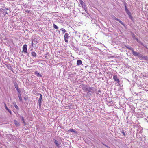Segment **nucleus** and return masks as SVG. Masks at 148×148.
Listing matches in <instances>:
<instances>
[{"label":"nucleus","instance_id":"7c9ffc66","mask_svg":"<svg viewBox=\"0 0 148 148\" xmlns=\"http://www.w3.org/2000/svg\"><path fill=\"white\" fill-rule=\"evenodd\" d=\"M121 133L123 134L124 136H125V133L123 131L121 132Z\"/></svg>","mask_w":148,"mask_h":148},{"label":"nucleus","instance_id":"6e6552de","mask_svg":"<svg viewBox=\"0 0 148 148\" xmlns=\"http://www.w3.org/2000/svg\"><path fill=\"white\" fill-rule=\"evenodd\" d=\"M4 105H5V109L7 110H8V112L10 113L11 114H12V112H11V111L7 107V106H6V104L5 103L4 104Z\"/></svg>","mask_w":148,"mask_h":148},{"label":"nucleus","instance_id":"393cba45","mask_svg":"<svg viewBox=\"0 0 148 148\" xmlns=\"http://www.w3.org/2000/svg\"><path fill=\"white\" fill-rule=\"evenodd\" d=\"M143 60H148V57L146 56H144Z\"/></svg>","mask_w":148,"mask_h":148},{"label":"nucleus","instance_id":"b1692460","mask_svg":"<svg viewBox=\"0 0 148 148\" xmlns=\"http://www.w3.org/2000/svg\"><path fill=\"white\" fill-rule=\"evenodd\" d=\"M14 106L16 109H18L19 108L18 107V106L16 105V103L14 104Z\"/></svg>","mask_w":148,"mask_h":148},{"label":"nucleus","instance_id":"bb28decb","mask_svg":"<svg viewBox=\"0 0 148 148\" xmlns=\"http://www.w3.org/2000/svg\"><path fill=\"white\" fill-rule=\"evenodd\" d=\"M126 13L128 15L131 14V13L129 10H128L127 11H126Z\"/></svg>","mask_w":148,"mask_h":148},{"label":"nucleus","instance_id":"0eeeda50","mask_svg":"<svg viewBox=\"0 0 148 148\" xmlns=\"http://www.w3.org/2000/svg\"><path fill=\"white\" fill-rule=\"evenodd\" d=\"M132 53H133V54L134 56H137L138 57L139 55V53L136 52L134 50L132 51Z\"/></svg>","mask_w":148,"mask_h":148},{"label":"nucleus","instance_id":"a878e982","mask_svg":"<svg viewBox=\"0 0 148 148\" xmlns=\"http://www.w3.org/2000/svg\"><path fill=\"white\" fill-rule=\"evenodd\" d=\"M129 18L131 19L132 20H133V18L131 15V14L128 15Z\"/></svg>","mask_w":148,"mask_h":148},{"label":"nucleus","instance_id":"c9c22d12","mask_svg":"<svg viewBox=\"0 0 148 148\" xmlns=\"http://www.w3.org/2000/svg\"><path fill=\"white\" fill-rule=\"evenodd\" d=\"M24 99L25 100H26V98L25 97H24Z\"/></svg>","mask_w":148,"mask_h":148},{"label":"nucleus","instance_id":"412c9836","mask_svg":"<svg viewBox=\"0 0 148 148\" xmlns=\"http://www.w3.org/2000/svg\"><path fill=\"white\" fill-rule=\"evenodd\" d=\"M15 87L16 90L18 92H19V89H18V86H17V84H15Z\"/></svg>","mask_w":148,"mask_h":148},{"label":"nucleus","instance_id":"5701e85b","mask_svg":"<svg viewBox=\"0 0 148 148\" xmlns=\"http://www.w3.org/2000/svg\"><path fill=\"white\" fill-rule=\"evenodd\" d=\"M6 66L9 69H10L11 68V66H10V64H7L6 65Z\"/></svg>","mask_w":148,"mask_h":148},{"label":"nucleus","instance_id":"7ed1b4c3","mask_svg":"<svg viewBox=\"0 0 148 148\" xmlns=\"http://www.w3.org/2000/svg\"><path fill=\"white\" fill-rule=\"evenodd\" d=\"M27 45L26 44L24 45L23 47V52H25L26 53H27Z\"/></svg>","mask_w":148,"mask_h":148},{"label":"nucleus","instance_id":"2f4dec72","mask_svg":"<svg viewBox=\"0 0 148 148\" xmlns=\"http://www.w3.org/2000/svg\"><path fill=\"white\" fill-rule=\"evenodd\" d=\"M38 76L41 77H42V75L41 74L38 73Z\"/></svg>","mask_w":148,"mask_h":148},{"label":"nucleus","instance_id":"c85d7f7f","mask_svg":"<svg viewBox=\"0 0 148 148\" xmlns=\"http://www.w3.org/2000/svg\"><path fill=\"white\" fill-rule=\"evenodd\" d=\"M72 104H71L70 106H66V107H68L69 108V109H71V106L72 105Z\"/></svg>","mask_w":148,"mask_h":148},{"label":"nucleus","instance_id":"9b49d317","mask_svg":"<svg viewBox=\"0 0 148 148\" xmlns=\"http://www.w3.org/2000/svg\"><path fill=\"white\" fill-rule=\"evenodd\" d=\"M20 118L23 121V124H24V125H25L26 124L25 122V120L24 118L23 117L21 116H20Z\"/></svg>","mask_w":148,"mask_h":148},{"label":"nucleus","instance_id":"f257e3e1","mask_svg":"<svg viewBox=\"0 0 148 148\" xmlns=\"http://www.w3.org/2000/svg\"><path fill=\"white\" fill-rule=\"evenodd\" d=\"M32 45L33 47H36V45L37 44V39L34 38L32 40Z\"/></svg>","mask_w":148,"mask_h":148},{"label":"nucleus","instance_id":"c756f323","mask_svg":"<svg viewBox=\"0 0 148 148\" xmlns=\"http://www.w3.org/2000/svg\"><path fill=\"white\" fill-rule=\"evenodd\" d=\"M125 11H127V10H128V9H127V7L126 5L125 6Z\"/></svg>","mask_w":148,"mask_h":148},{"label":"nucleus","instance_id":"72a5a7b5","mask_svg":"<svg viewBox=\"0 0 148 148\" xmlns=\"http://www.w3.org/2000/svg\"><path fill=\"white\" fill-rule=\"evenodd\" d=\"M5 9H6V8H4V9H2V10H5ZM6 10H8V9H6Z\"/></svg>","mask_w":148,"mask_h":148},{"label":"nucleus","instance_id":"e433bc0d","mask_svg":"<svg viewBox=\"0 0 148 148\" xmlns=\"http://www.w3.org/2000/svg\"><path fill=\"white\" fill-rule=\"evenodd\" d=\"M58 32L59 33H60V31H59V30H58Z\"/></svg>","mask_w":148,"mask_h":148},{"label":"nucleus","instance_id":"1a4fd4ad","mask_svg":"<svg viewBox=\"0 0 148 148\" xmlns=\"http://www.w3.org/2000/svg\"><path fill=\"white\" fill-rule=\"evenodd\" d=\"M82 63V61L81 60H79L77 61V65H80Z\"/></svg>","mask_w":148,"mask_h":148},{"label":"nucleus","instance_id":"39448f33","mask_svg":"<svg viewBox=\"0 0 148 148\" xmlns=\"http://www.w3.org/2000/svg\"><path fill=\"white\" fill-rule=\"evenodd\" d=\"M113 78L115 81L118 82H119L120 81L119 79L117 78V76L116 75L114 76Z\"/></svg>","mask_w":148,"mask_h":148},{"label":"nucleus","instance_id":"aec40b11","mask_svg":"<svg viewBox=\"0 0 148 148\" xmlns=\"http://www.w3.org/2000/svg\"><path fill=\"white\" fill-rule=\"evenodd\" d=\"M53 27L55 29H58V27L55 24H53Z\"/></svg>","mask_w":148,"mask_h":148},{"label":"nucleus","instance_id":"cd10ccee","mask_svg":"<svg viewBox=\"0 0 148 148\" xmlns=\"http://www.w3.org/2000/svg\"><path fill=\"white\" fill-rule=\"evenodd\" d=\"M126 47L128 49L131 50L132 51L133 50V49L132 48H131L130 47Z\"/></svg>","mask_w":148,"mask_h":148},{"label":"nucleus","instance_id":"dca6fc26","mask_svg":"<svg viewBox=\"0 0 148 148\" xmlns=\"http://www.w3.org/2000/svg\"><path fill=\"white\" fill-rule=\"evenodd\" d=\"M54 142L55 143L56 146L57 147H58L59 145V144H58V142L56 140H55Z\"/></svg>","mask_w":148,"mask_h":148},{"label":"nucleus","instance_id":"4c0bfd02","mask_svg":"<svg viewBox=\"0 0 148 148\" xmlns=\"http://www.w3.org/2000/svg\"><path fill=\"white\" fill-rule=\"evenodd\" d=\"M5 13H6V14H7V11Z\"/></svg>","mask_w":148,"mask_h":148},{"label":"nucleus","instance_id":"ddd939ff","mask_svg":"<svg viewBox=\"0 0 148 148\" xmlns=\"http://www.w3.org/2000/svg\"><path fill=\"white\" fill-rule=\"evenodd\" d=\"M116 21H119L122 25H124V24L123 22H122L119 19L117 18Z\"/></svg>","mask_w":148,"mask_h":148},{"label":"nucleus","instance_id":"2eb2a0df","mask_svg":"<svg viewBox=\"0 0 148 148\" xmlns=\"http://www.w3.org/2000/svg\"><path fill=\"white\" fill-rule=\"evenodd\" d=\"M60 30L61 31L63 34L64 33L66 32V30L65 29L63 28H62L60 29Z\"/></svg>","mask_w":148,"mask_h":148},{"label":"nucleus","instance_id":"473e14b6","mask_svg":"<svg viewBox=\"0 0 148 148\" xmlns=\"http://www.w3.org/2000/svg\"><path fill=\"white\" fill-rule=\"evenodd\" d=\"M113 18L114 19V20H116V19H117V18H116L115 17V16H113Z\"/></svg>","mask_w":148,"mask_h":148},{"label":"nucleus","instance_id":"6ab92c4d","mask_svg":"<svg viewBox=\"0 0 148 148\" xmlns=\"http://www.w3.org/2000/svg\"><path fill=\"white\" fill-rule=\"evenodd\" d=\"M32 55L34 57H35L36 56V53L34 52H32L31 53Z\"/></svg>","mask_w":148,"mask_h":148},{"label":"nucleus","instance_id":"f8f14e48","mask_svg":"<svg viewBox=\"0 0 148 148\" xmlns=\"http://www.w3.org/2000/svg\"><path fill=\"white\" fill-rule=\"evenodd\" d=\"M67 132H74V133H75L76 132L75 131V130H73L72 129H70L69 130H68L67 131Z\"/></svg>","mask_w":148,"mask_h":148},{"label":"nucleus","instance_id":"f704fd0d","mask_svg":"<svg viewBox=\"0 0 148 148\" xmlns=\"http://www.w3.org/2000/svg\"><path fill=\"white\" fill-rule=\"evenodd\" d=\"M35 73L36 75H37V71H36V72H35Z\"/></svg>","mask_w":148,"mask_h":148},{"label":"nucleus","instance_id":"f03ea898","mask_svg":"<svg viewBox=\"0 0 148 148\" xmlns=\"http://www.w3.org/2000/svg\"><path fill=\"white\" fill-rule=\"evenodd\" d=\"M70 36H69V34L67 33H66L64 36V41L67 43L68 42V39L69 38Z\"/></svg>","mask_w":148,"mask_h":148},{"label":"nucleus","instance_id":"4be33fe9","mask_svg":"<svg viewBox=\"0 0 148 148\" xmlns=\"http://www.w3.org/2000/svg\"><path fill=\"white\" fill-rule=\"evenodd\" d=\"M33 93L35 95H36L37 94V91L36 90V89H34L33 91Z\"/></svg>","mask_w":148,"mask_h":148},{"label":"nucleus","instance_id":"4468645a","mask_svg":"<svg viewBox=\"0 0 148 148\" xmlns=\"http://www.w3.org/2000/svg\"><path fill=\"white\" fill-rule=\"evenodd\" d=\"M132 36V37H133V38L134 39L136 40L137 41V42H139V40H138V39L135 36L134 34H133Z\"/></svg>","mask_w":148,"mask_h":148},{"label":"nucleus","instance_id":"9d476101","mask_svg":"<svg viewBox=\"0 0 148 148\" xmlns=\"http://www.w3.org/2000/svg\"><path fill=\"white\" fill-rule=\"evenodd\" d=\"M144 56H143L141 54H139V55L138 56V58L140 60H143Z\"/></svg>","mask_w":148,"mask_h":148},{"label":"nucleus","instance_id":"423d86ee","mask_svg":"<svg viewBox=\"0 0 148 148\" xmlns=\"http://www.w3.org/2000/svg\"><path fill=\"white\" fill-rule=\"evenodd\" d=\"M14 123L15 124V126L17 127H18L20 126L19 123L15 120H14Z\"/></svg>","mask_w":148,"mask_h":148},{"label":"nucleus","instance_id":"20e7f679","mask_svg":"<svg viewBox=\"0 0 148 148\" xmlns=\"http://www.w3.org/2000/svg\"><path fill=\"white\" fill-rule=\"evenodd\" d=\"M39 95L40 97L38 100L39 105L40 107L41 106V100L42 99V96L41 94L38 93V95Z\"/></svg>","mask_w":148,"mask_h":148},{"label":"nucleus","instance_id":"a211bd4d","mask_svg":"<svg viewBox=\"0 0 148 148\" xmlns=\"http://www.w3.org/2000/svg\"><path fill=\"white\" fill-rule=\"evenodd\" d=\"M18 97L19 98V99L20 101H22V98L21 97V94H19L18 95Z\"/></svg>","mask_w":148,"mask_h":148},{"label":"nucleus","instance_id":"f3484780","mask_svg":"<svg viewBox=\"0 0 148 148\" xmlns=\"http://www.w3.org/2000/svg\"><path fill=\"white\" fill-rule=\"evenodd\" d=\"M80 3L81 6L83 7V5L84 4V3L83 1L82 0H80Z\"/></svg>","mask_w":148,"mask_h":148}]
</instances>
